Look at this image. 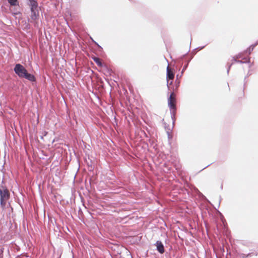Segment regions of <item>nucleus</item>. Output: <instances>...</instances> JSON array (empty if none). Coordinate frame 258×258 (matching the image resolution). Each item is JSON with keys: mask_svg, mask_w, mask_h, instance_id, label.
Returning a JSON list of instances; mask_svg holds the SVG:
<instances>
[{"mask_svg": "<svg viewBox=\"0 0 258 258\" xmlns=\"http://www.w3.org/2000/svg\"><path fill=\"white\" fill-rule=\"evenodd\" d=\"M15 73L20 78H25L30 81H35V77L34 75L27 72L26 69L21 64H16L14 69Z\"/></svg>", "mask_w": 258, "mask_h": 258, "instance_id": "obj_1", "label": "nucleus"}, {"mask_svg": "<svg viewBox=\"0 0 258 258\" xmlns=\"http://www.w3.org/2000/svg\"><path fill=\"white\" fill-rule=\"evenodd\" d=\"M9 191L3 186L0 187L1 205L3 207L6 205L7 201L9 198Z\"/></svg>", "mask_w": 258, "mask_h": 258, "instance_id": "obj_2", "label": "nucleus"}, {"mask_svg": "<svg viewBox=\"0 0 258 258\" xmlns=\"http://www.w3.org/2000/svg\"><path fill=\"white\" fill-rule=\"evenodd\" d=\"M176 95L174 92H172L168 99V104L170 109L174 112L176 110Z\"/></svg>", "mask_w": 258, "mask_h": 258, "instance_id": "obj_3", "label": "nucleus"}, {"mask_svg": "<svg viewBox=\"0 0 258 258\" xmlns=\"http://www.w3.org/2000/svg\"><path fill=\"white\" fill-rule=\"evenodd\" d=\"M233 60L235 62L240 63H246L249 61V58L246 55H244V53H240L233 57Z\"/></svg>", "mask_w": 258, "mask_h": 258, "instance_id": "obj_4", "label": "nucleus"}, {"mask_svg": "<svg viewBox=\"0 0 258 258\" xmlns=\"http://www.w3.org/2000/svg\"><path fill=\"white\" fill-rule=\"evenodd\" d=\"M31 22L36 23L38 19L39 12L37 9L31 10Z\"/></svg>", "mask_w": 258, "mask_h": 258, "instance_id": "obj_5", "label": "nucleus"}, {"mask_svg": "<svg viewBox=\"0 0 258 258\" xmlns=\"http://www.w3.org/2000/svg\"><path fill=\"white\" fill-rule=\"evenodd\" d=\"M174 78V73L169 66L167 67V82L169 80H173Z\"/></svg>", "mask_w": 258, "mask_h": 258, "instance_id": "obj_6", "label": "nucleus"}, {"mask_svg": "<svg viewBox=\"0 0 258 258\" xmlns=\"http://www.w3.org/2000/svg\"><path fill=\"white\" fill-rule=\"evenodd\" d=\"M156 245L158 251L160 253H163L164 252V247L161 241H157L156 243Z\"/></svg>", "mask_w": 258, "mask_h": 258, "instance_id": "obj_7", "label": "nucleus"}, {"mask_svg": "<svg viewBox=\"0 0 258 258\" xmlns=\"http://www.w3.org/2000/svg\"><path fill=\"white\" fill-rule=\"evenodd\" d=\"M30 2V6L31 7V10L37 9L38 4L36 1L35 0H29Z\"/></svg>", "mask_w": 258, "mask_h": 258, "instance_id": "obj_8", "label": "nucleus"}, {"mask_svg": "<svg viewBox=\"0 0 258 258\" xmlns=\"http://www.w3.org/2000/svg\"><path fill=\"white\" fill-rule=\"evenodd\" d=\"M92 59L94 61V62L100 67H102L103 66V63L101 60V59L97 57L93 56L92 57Z\"/></svg>", "mask_w": 258, "mask_h": 258, "instance_id": "obj_9", "label": "nucleus"}, {"mask_svg": "<svg viewBox=\"0 0 258 258\" xmlns=\"http://www.w3.org/2000/svg\"><path fill=\"white\" fill-rule=\"evenodd\" d=\"M9 3L13 6H15L18 5V0H8Z\"/></svg>", "mask_w": 258, "mask_h": 258, "instance_id": "obj_10", "label": "nucleus"}, {"mask_svg": "<svg viewBox=\"0 0 258 258\" xmlns=\"http://www.w3.org/2000/svg\"><path fill=\"white\" fill-rule=\"evenodd\" d=\"M0 258H2V254H0Z\"/></svg>", "mask_w": 258, "mask_h": 258, "instance_id": "obj_11", "label": "nucleus"}]
</instances>
